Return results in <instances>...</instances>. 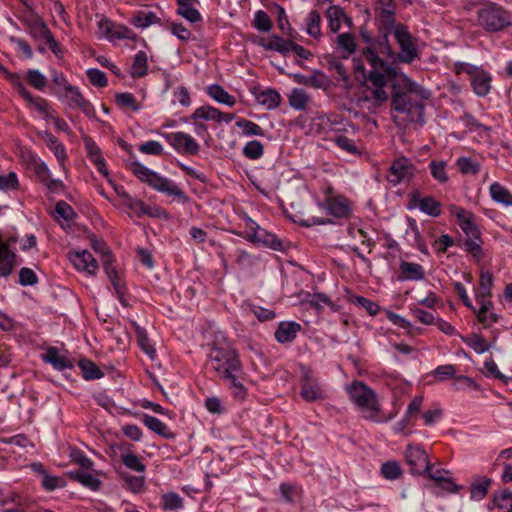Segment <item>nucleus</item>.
<instances>
[{"mask_svg":"<svg viewBox=\"0 0 512 512\" xmlns=\"http://www.w3.org/2000/svg\"><path fill=\"white\" fill-rule=\"evenodd\" d=\"M213 370L229 386L235 397L244 399L246 388L243 385L245 373L238 353L229 346L214 345L209 352Z\"/></svg>","mask_w":512,"mask_h":512,"instance_id":"1","label":"nucleus"},{"mask_svg":"<svg viewBox=\"0 0 512 512\" xmlns=\"http://www.w3.org/2000/svg\"><path fill=\"white\" fill-rule=\"evenodd\" d=\"M347 392L366 420L384 423L393 419L397 414V412L388 415L384 414L374 390L361 381H353L347 387Z\"/></svg>","mask_w":512,"mask_h":512,"instance_id":"2","label":"nucleus"},{"mask_svg":"<svg viewBox=\"0 0 512 512\" xmlns=\"http://www.w3.org/2000/svg\"><path fill=\"white\" fill-rule=\"evenodd\" d=\"M391 106L396 112L393 116L396 123L404 124H424V104L418 99H412L410 94H402L393 86V94L391 96Z\"/></svg>","mask_w":512,"mask_h":512,"instance_id":"3","label":"nucleus"},{"mask_svg":"<svg viewBox=\"0 0 512 512\" xmlns=\"http://www.w3.org/2000/svg\"><path fill=\"white\" fill-rule=\"evenodd\" d=\"M131 172L142 182L147 183L155 190L168 196L178 198L182 203L189 201V197L185 192L173 183L171 180L160 176L158 173L145 167L138 161H133L129 165Z\"/></svg>","mask_w":512,"mask_h":512,"instance_id":"4","label":"nucleus"},{"mask_svg":"<svg viewBox=\"0 0 512 512\" xmlns=\"http://www.w3.org/2000/svg\"><path fill=\"white\" fill-rule=\"evenodd\" d=\"M479 25L489 32L501 31L511 26V15L496 4H489L478 11Z\"/></svg>","mask_w":512,"mask_h":512,"instance_id":"5","label":"nucleus"},{"mask_svg":"<svg viewBox=\"0 0 512 512\" xmlns=\"http://www.w3.org/2000/svg\"><path fill=\"white\" fill-rule=\"evenodd\" d=\"M392 34L399 46V52L395 53L392 59L405 64H411L416 59H419L416 40L404 24L398 23L395 29L392 30Z\"/></svg>","mask_w":512,"mask_h":512,"instance_id":"6","label":"nucleus"},{"mask_svg":"<svg viewBox=\"0 0 512 512\" xmlns=\"http://www.w3.org/2000/svg\"><path fill=\"white\" fill-rule=\"evenodd\" d=\"M416 168L414 164L405 156L396 158L386 176L387 181L396 186L402 182H409L415 175Z\"/></svg>","mask_w":512,"mask_h":512,"instance_id":"7","label":"nucleus"},{"mask_svg":"<svg viewBox=\"0 0 512 512\" xmlns=\"http://www.w3.org/2000/svg\"><path fill=\"white\" fill-rule=\"evenodd\" d=\"M405 458L410 466L411 473L422 475L430 471L431 464L427 453L422 447L409 445L405 452Z\"/></svg>","mask_w":512,"mask_h":512,"instance_id":"8","label":"nucleus"},{"mask_svg":"<svg viewBox=\"0 0 512 512\" xmlns=\"http://www.w3.org/2000/svg\"><path fill=\"white\" fill-rule=\"evenodd\" d=\"M55 93L61 100H64L70 108H78L87 116H94V109L91 103L85 99L78 87L71 85L68 86L65 92L60 93L59 90H56Z\"/></svg>","mask_w":512,"mask_h":512,"instance_id":"9","label":"nucleus"},{"mask_svg":"<svg viewBox=\"0 0 512 512\" xmlns=\"http://www.w3.org/2000/svg\"><path fill=\"white\" fill-rule=\"evenodd\" d=\"M173 148L182 154L196 155L199 152V144L187 133L175 132L165 135Z\"/></svg>","mask_w":512,"mask_h":512,"instance_id":"10","label":"nucleus"},{"mask_svg":"<svg viewBox=\"0 0 512 512\" xmlns=\"http://www.w3.org/2000/svg\"><path fill=\"white\" fill-rule=\"evenodd\" d=\"M68 258L73 266L89 275H95L98 270V262L88 250L70 251Z\"/></svg>","mask_w":512,"mask_h":512,"instance_id":"11","label":"nucleus"},{"mask_svg":"<svg viewBox=\"0 0 512 512\" xmlns=\"http://www.w3.org/2000/svg\"><path fill=\"white\" fill-rule=\"evenodd\" d=\"M302 398L307 402H315L324 400L327 396L325 391L322 389L321 384L309 374H305L301 382Z\"/></svg>","mask_w":512,"mask_h":512,"instance_id":"12","label":"nucleus"},{"mask_svg":"<svg viewBox=\"0 0 512 512\" xmlns=\"http://www.w3.org/2000/svg\"><path fill=\"white\" fill-rule=\"evenodd\" d=\"M17 254L14 250L8 249L2 243V234L0 233V277H9L17 266Z\"/></svg>","mask_w":512,"mask_h":512,"instance_id":"13","label":"nucleus"},{"mask_svg":"<svg viewBox=\"0 0 512 512\" xmlns=\"http://www.w3.org/2000/svg\"><path fill=\"white\" fill-rule=\"evenodd\" d=\"M324 206L330 215L337 218H346L351 214L349 201L344 196L328 197Z\"/></svg>","mask_w":512,"mask_h":512,"instance_id":"14","label":"nucleus"},{"mask_svg":"<svg viewBox=\"0 0 512 512\" xmlns=\"http://www.w3.org/2000/svg\"><path fill=\"white\" fill-rule=\"evenodd\" d=\"M301 330V325L294 321H283L278 325L277 330L275 331V339L281 343H289L292 342L297 335V332Z\"/></svg>","mask_w":512,"mask_h":512,"instance_id":"15","label":"nucleus"},{"mask_svg":"<svg viewBox=\"0 0 512 512\" xmlns=\"http://www.w3.org/2000/svg\"><path fill=\"white\" fill-rule=\"evenodd\" d=\"M178 8L177 14L190 23H197L202 20L201 13L196 9L199 0H176Z\"/></svg>","mask_w":512,"mask_h":512,"instance_id":"16","label":"nucleus"},{"mask_svg":"<svg viewBox=\"0 0 512 512\" xmlns=\"http://www.w3.org/2000/svg\"><path fill=\"white\" fill-rule=\"evenodd\" d=\"M471 86L473 91L479 97L486 96L491 89V76L481 68L471 77Z\"/></svg>","mask_w":512,"mask_h":512,"instance_id":"17","label":"nucleus"},{"mask_svg":"<svg viewBox=\"0 0 512 512\" xmlns=\"http://www.w3.org/2000/svg\"><path fill=\"white\" fill-rule=\"evenodd\" d=\"M142 421L149 430L165 439H174L176 437L175 433H173L166 424L156 417L144 414Z\"/></svg>","mask_w":512,"mask_h":512,"instance_id":"18","label":"nucleus"},{"mask_svg":"<svg viewBox=\"0 0 512 512\" xmlns=\"http://www.w3.org/2000/svg\"><path fill=\"white\" fill-rule=\"evenodd\" d=\"M130 24L139 29H145L153 24H159L161 19L152 11L140 10L134 13Z\"/></svg>","mask_w":512,"mask_h":512,"instance_id":"19","label":"nucleus"},{"mask_svg":"<svg viewBox=\"0 0 512 512\" xmlns=\"http://www.w3.org/2000/svg\"><path fill=\"white\" fill-rule=\"evenodd\" d=\"M40 135L47 147L54 153L57 160L63 164L64 160L67 158L64 145L48 131H44L40 133Z\"/></svg>","mask_w":512,"mask_h":512,"instance_id":"20","label":"nucleus"},{"mask_svg":"<svg viewBox=\"0 0 512 512\" xmlns=\"http://www.w3.org/2000/svg\"><path fill=\"white\" fill-rule=\"evenodd\" d=\"M43 360L60 371L72 367L70 360L63 355H60L58 349L54 347H51L47 350V352L43 355Z\"/></svg>","mask_w":512,"mask_h":512,"instance_id":"21","label":"nucleus"},{"mask_svg":"<svg viewBox=\"0 0 512 512\" xmlns=\"http://www.w3.org/2000/svg\"><path fill=\"white\" fill-rule=\"evenodd\" d=\"M400 270L403 274L402 276L399 277L400 280L417 281L424 279L425 276L423 267L418 263L403 261L400 264Z\"/></svg>","mask_w":512,"mask_h":512,"instance_id":"22","label":"nucleus"},{"mask_svg":"<svg viewBox=\"0 0 512 512\" xmlns=\"http://www.w3.org/2000/svg\"><path fill=\"white\" fill-rule=\"evenodd\" d=\"M207 94L220 104L233 107L236 104L234 96L230 95L221 85L212 84L207 87Z\"/></svg>","mask_w":512,"mask_h":512,"instance_id":"23","label":"nucleus"},{"mask_svg":"<svg viewBox=\"0 0 512 512\" xmlns=\"http://www.w3.org/2000/svg\"><path fill=\"white\" fill-rule=\"evenodd\" d=\"M404 89L399 90L402 94H410L412 99H418L420 103H423L424 100L430 97V91L425 89L423 86L417 84L414 81H411L408 78L404 79Z\"/></svg>","mask_w":512,"mask_h":512,"instance_id":"24","label":"nucleus"},{"mask_svg":"<svg viewBox=\"0 0 512 512\" xmlns=\"http://www.w3.org/2000/svg\"><path fill=\"white\" fill-rule=\"evenodd\" d=\"M404 89L399 90L402 94H410L412 99H418L420 103H423L424 100L430 97V91L425 89L423 86L417 84L414 81H411L408 78L404 79Z\"/></svg>","mask_w":512,"mask_h":512,"instance_id":"25","label":"nucleus"},{"mask_svg":"<svg viewBox=\"0 0 512 512\" xmlns=\"http://www.w3.org/2000/svg\"><path fill=\"white\" fill-rule=\"evenodd\" d=\"M489 192L493 201L505 206H512V193L500 183H492Z\"/></svg>","mask_w":512,"mask_h":512,"instance_id":"26","label":"nucleus"},{"mask_svg":"<svg viewBox=\"0 0 512 512\" xmlns=\"http://www.w3.org/2000/svg\"><path fill=\"white\" fill-rule=\"evenodd\" d=\"M258 104L266 107L268 110L277 108L281 103L280 94L274 89L264 90L256 95Z\"/></svg>","mask_w":512,"mask_h":512,"instance_id":"27","label":"nucleus"},{"mask_svg":"<svg viewBox=\"0 0 512 512\" xmlns=\"http://www.w3.org/2000/svg\"><path fill=\"white\" fill-rule=\"evenodd\" d=\"M362 53L365 59L372 66V69H380L383 71L391 70L387 63L379 57L378 53L380 52L377 49H375V47L368 46L363 49Z\"/></svg>","mask_w":512,"mask_h":512,"instance_id":"28","label":"nucleus"},{"mask_svg":"<svg viewBox=\"0 0 512 512\" xmlns=\"http://www.w3.org/2000/svg\"><path fill=\"white\" fill-rule=\"evenodd\" d=\"M362 53L365 59L372 66V69H380L383 71L391 70L387 63L379 57L378 53L380 52L377 49H375V47L368 46L363 49Z\"/></svg>","mask_w":512,"mask_h":512,"instance_id":"29","label":"nucleus"},{"mask_svg":"<svg viewBox=\"0 0 512 512\" xmlns=\"http://www.w3.org/2000/svg\"><path fill=\"white\" fill-rule=\"evenodd\" d=\"M379 32L381 33V37L378 39H374V44L372 45L377 49L381 54H386L388 57L393 58L395 55V52L393 51L389 40L388 35L391 33L392 30H387V28L380 27Z\"/></svg>","mask_w":512,"mask_h":512,"instance_id":"30","label":"nucleus"},{"mask_svg":"<svg viewBox=\"0 0 512 512\" xmlns=\"http://www.w3.org/2000/svg\"><path fill=\"white\" fill-rule=\"evenodd\" d=\"M343 16H345V12L340 6L332 5L328 8L326 17L332 33H337L340 30Z\"/></svg>","mask_w":512,"mask_h":512,"instance_id":"31","label":"nucleus"},{"mask_svg":"<svg viewBox=\"0 0 512 512\" xmlns=\"http://www.w3.org/2000/svg\"><path fill=\"white\" fill-rule=\"evenodd\" d=\"M147 71V54L144 51H139L134 57L130 74L133 78H140L145 76L147 74Z\"/></svg>","mask_w":512,"mask_h":512,"instance_id":"32","label":"nucleus"},{"mask_svg":"<svg viewBox=\"0 0 512 512\" xmlns=\"http://www.w3.org/2000/svg\"><path fill=\"white\" fill-rule=\"evenodd\" d=\"M462 340L478 354H482L492 347L481 335L475 333L462 337Z\"/></svg>","mask_w":512,"mask_h":512,"instance_id":"33","label":"nucleus"},{"mask_svg":"<svg viewBox=\"0 0 512 512\" xmlns=\"http://www.w3.org/2000/svg\"><path fill=\"white\" fill-rule=\"evenodd\" d=\"M491 485V479L487 477L480 478L471 486L470 497L472 500L480 501L484 499Z\"/></svg>","mask_w":512,"mask_h":512,"instance_id":"34","label":"nucleus"},{"mask_svg":"<svg viewBox=\"0 0 512 512\" xmlns=\"http://www.w3.org/2000/svg\"><path fill=\"white\" fill-rule=\"evenodd\" d=\"M306 33L314 38L321 36V15L317 10H312L307 17Z\"/></svg>","mask_w":512,"mask_h":512,"instance_id":"35","label":"nucleus"},{"mask_svg":"<svg viewBox=\"0 0 512 512\" xmlns=\"http://www.w3.org/2000/svg\"><path fill=\"white\" fill-rule=\"evenodd\" d=\"M136 337L138 345L148 355L151 360L156 358V350L150 342L145 330L138 325H135Z\"/></svg>","mask_w":512,"mask_h":512,"instance_id":"36","label":"nucleus"},{"mask_svg":"<svg viewBox=\"0 0 512 512\" xmlns=\"http://www.w3.org/2000/svg\"><path fill=\"white\" fill-rule=\"evenodd\" d=\"M254 239H256V243H261L271 249L281 251L284 249L283 242L281 239L277 238L276 235L267 232L263 229L260 236L253 235Z\"/></svg>","mask_w":512,"mask_h":512,"instance_id":"37","label":"nucleus"},{"mask_svg":"<svg viewBox=\"0 0 512 512\" xmlns=\"http://www.w3.org/2000/svg\"><path fill=\"white\" fill-rule=\"evenodd\" d=\"M71 476L92 490H98L101 484V481L97 477L86 471L76 470L71 472Z\"/></svg>","mask_w":512,"mask_h":512,"instance_id":"38","label":"nucleus"},{"mask_svg":"<svg viewBox=\"0 0 512 512\" xmlns=\"http://www.w3.org/2000/svg\"><path fill=\"white\" fill-rule=\"evenodd\" d=\"M388 99V95L384 87H376L374 89L367 88L362 97L363 101H372L374 106H381Z\"/></svg>","mask_w":512,"mask_h":512,"instance_id":"39","label":"nucleus"},{"mask_svg":"<svg viewBox=\"0 0 512 512\" xmlns=\"http://www.w3.org/2000/svg\"><path fill=\"white\" fill-rule=\"evenodd\" d=\"M79 368L83 373V377L87 380H95L103 377V372L90 360H80Z\"/></svg>","mask_w":512,"mask_h":512,"instance_id":"40","label":"nucleus"},{"mask_svg":"<svg viewBox=\"0 0 512 512\" xmlns=\"http://www.w3.org/2000/svg\"><path fill=\"white\" fill-rule=\"evenodd\" d=\"M446 167L447 163L443 160H432L429 164L432 177L441 184H444L449 180Z\"/></svg>","mask_w":512,"mask_h":512,"instance_id":"41","label":"nucleus"},{"mask_svg":"<svg viewBox=\"0 0 512 512\" xmlns=\"http://www.w3.org/2000/svg\"><path fill=\"white\" fill-rule=\"evenodd\" d=\"M418 207L423 213L433 217L441 214L440 203L433 197L421 198L418 202Z\"/></svg>","mask_w":512,"mask_h":512,"instance_id":"42","label":"nucleus"},{"mask_svg":"<svg viewBox=\"0 0 512 512\" xmlns=\"http://www.w3.org/2000/svg\"><path fill=\"white\" fill-rule=\"evenodd\" d=\"M220 115L221 111L212 106H201L193 112L191 118L193 120L203 119L218 122Z\"/></svg>","mask_w":512,"mask_h":512,"instance_id":"43","label":"nucleus"},{"mask_svg":"<svg viewBox=\"0 0 512 512\" xmlns=\"http://www.w3.org/2000/svg\"><path fill=\"white\" fill-rule=\"evenodd\" d=\"M121 461L125 467L135 472L144 473L146 470L145 464L141 461L140 457L134 453L123 454Z\"/></svg>","mask_w":512,"mask_h":512,"instance_id":"44","label":"nucleus"},{"mask_svg":"<svg viewBox=\"0 0 512 512\" xmlns=\"http://www.w3.org/2000/svg\"><path fill=\"white\" fill-rule=\"evenodd\" d=\"M115 102L120 108H130L133 111L140 109V105L132 93H117L115 95Z\"/></svg>","mask_w":512,"mask_h":512,"instance_id":"45","label":"nucleus"},{"mask_svg":"<svg viewBox=\"0 0 512 512\" xmlns=\"http://www.w3.org/2000/svg\"><path fill=\"white\" fill-rule=\"evenodd\" d=\"M27 82L37 90H43L47 85V78L37 69H29L26 74Z\"/></svg>","mask_w":512,"mask_h":512,"instance_id":"46","label":"nucleus"},{"mask_svg":"<svg viewBox=\"0 0 512 512\" xmlns=\"http://www.w3.org/2000/svg\"><path fill=\"white\" fill-rule=\"evenodd\" d=\"M308 103V96L304 90L293 89L289 96V104L296 110H302Z\"/></svg>","mask_w":512,"mask_h":512,"instance_id":"47","label":"nucleus"},{"mask_svg":"<svg viewBox=\"0 0 512 512\" xmlns=\"http://www.w3.org/2000/svg\"><path fill=\"white\" fill-rule=\"evenodd\" d=\"M381 473L388 480H395L402 474L401 467L397 461H387L381 466Z\"/></svg>","mask_w":512,"mask_h":512,"instance_id":"48","label":"nucleus"},{"mask_svg":"<svg viewBox=\"0 0 512 512\" xmlns=\"http://www.w3.org/2000/svg\"><path fill=\"white\" fill-rule=\"evenodd\" d=\"M253 26L259 31L269 32L272 29V21L265 11L258 10L254 15Z\"/></svg>","mask_w":512,"mask_h":512,"instance_id":"49","label":"nucleus"},{"mask_svg":"<svg viewBox=\"0 0 512 512\" xmlns=\"http://www.w3.org/2000/svg\"><path fill=\"white\" fill-rule=\"evenodd\" d=\"M264 153L263 144L260 141H249L243 148V154L252 160L259 159Z\"/></svg>","mask_w":512,"mask_h":512,"instance_id":"50","label":"nucleus"},{"mask_svg":"<svg viewBox=\"0 0 512 512\" xmlns=\"http://www.w3.org/2000/svg\"><path fill=\"white\" fill-rule=\"evenodd\" d=\"M457 167L462 174L476 175L480 171V165L469 157H460L457 160Z\"/></svg>","mask_w":512,"mask_h":512,"instance_id":"51","label":"nucleus"},{"mask_svg":"<svg viewBox=\"0 0 512 512\" xmlns=\"http://www.w3.org/2000/svg\"><path fill=\"white\" fill-rule=\"evenodd\" d=\"M236 125L242 129V132L246 136H263L264 130L256 123L241 119L236 123Z\"/></svg>","mask_w":512,"mask_h":512,"instance_id":"52","label":"nucleus"},{"mask_svg":"<svg viewBox=\"0 0 512 512\" xmlns=\"http://www.w3.org/2000/svg\"><path fill=\"white\" fill-rule=\"evenodd\" d=\"M121 477L125 481L127 487L134 493L140 492L145 484L144 476H133L127 473H122Z\"/></svg>","mask_w":512,"mask_h":512,"instance_id":"53","label":"nucleus"},{"mask_svg":"<svg viewBox=\"0 0 512 512\" xmlns=\"http://www.w3.org/2000/svg\"><path fill=\"white\" fill-rule=\"evenodd\" d=\"M398 23L395 22L394 9L388 5L381 9V27L394 30Z\"/></svg>","mask_w":512,"mask_h":512,"instance_id":"54","label":"nucleus"},{"mask_svg":"<svg viewBox=\"0 0 512 512\" xmlns=\"http://www.w3.org/2000/svg\"><path fill=\"white\" fill-rule=\"evenodd\" d=\"M6 79L14 86V88L17 90V92L23 99L31 98V93L24 86L19 74L11 72L10 74H8Z\"/></svg>","mask_w":512,"mask_h":512,"instance_id":"55","label":"nucleus"},{"mask_svg":"<svg viewBox=\"0 0 512 512\" xmlns=\"http://www.w3.org/2000/svg\"><path fill=\"white\" fill-rule=\"evenodd\" d=\"M337 44L340 48L352 54L356 50L355 37L352 33H342L337 37Z\"/></svg>","mask_w":512,"mask_h":512,"instance_id":"56","label":"nucleus"},{"mask_svg":"<svg viewBox=\"0 0 512 512\" xmlns=\"http://www.w3.org/2000/svg\"><path fill=\"white\" fill-rule=\"evenodd\" d=\"M493 285V275L486 271L482 272L479 280V291L477 295L490 296Z\"/></svg>","mask_w":512,"mask_h":512,"instance_id":"57","label":"nucleus"},{"mask_svg":"<svg viewBox=\"0 0 512 512\" xmlns=\"http://www.w3.org/2000/svg\"><path fill=\"white\" fill-rule=\"evenodd\" d=\"M490 296H482L477 295L476 299L481 304L480 309L477 313V318L481 323H486L488 321L487 312L493 306L492 302L488 299Z\"/></svg>","mask_w":512,"mask_h":512,"instance_id":"58","label":"nucleus"},{"mask_svg":"<svg viewBox=\"0 0 512 512\" xmlns=\"http://www.w3.org/2000/svg\"><path fill=\"white\" fill-rule=\"evenodd\" d=\"M86 74L89 81L97 87H105L108 83L105 73L97 68L88 69Z\"/></svg>","mask_w":512,"mask_h":512,"instance_id":"59","label":"nucleus"},{"mask_svg":"<svg viewBox=\"0 0 512 512\" xmlns=\"http://www.w3.org/2000/svg\"><path fill=\"white\" fill-rule=\"evenodd\" d=\"M494 503L502 509H512V491L503 490L494 495Z\"/></svg>","mask_w":512,"mask_h":512,"instance_id":"60","label":"nucleus"},{"mask_svg":"<svg viewBox=\"0 0 512 512\" xmlns=\"http://www.w3.org/2000/svg\"><path fill=\"white\" fill-rule=\"evenodd\" d=\"M481 238L480 236L476 239L474 238H466L463 242L464 249L472 254L476 258H480L482 256V248H481Z\"/></svg>","mask_w":512,"mask_h":512,"instance_id":"61","label":"nucleus"},{"mask_svg":"<svg viewBox=\"0 0 512 512\" xmlns=\"http://www.w3.org/2000/svg\"><path fill=\"white\" fill-rule=\"evenodd\" d=\"M19 283L22 286H33L38 283V277L32 269L23 267L19 271Z\"/></svg>","mask_w":512,"mask_h":512,"instance_id":"62","label":"nucleus"},{"mask_svg":"<svg viewBox=\"0 0 512 512\" xmlns=\"http://www.w3.org/2000/svg\"><path fill=\"white\" fill-rule=\"evenodd\" d=\"M31 33L35 37H41L45 39V41L49 38V36L53 35L47 25L41 19H36L33 22L31 25Z\"/></svg>","mask_w":512,"mask_h":512,"instance_id":"63","label":"nucleus"},{"mask_svg":"<svg viewBox=\"0 0 512 512\" xmlns=\"http://www.w3.org/2000/svg\"><path fill=\"white\" fill-rule=\"evenodd\" d=\"M139 151L144 154L158 156L163 152V146L161 143L155 140H150L146 143H143L139 146Z\"/></svg>","mask_w":512,"mask_h":512,"instance_id":"64","label":"nucleus"}]
</instances>
